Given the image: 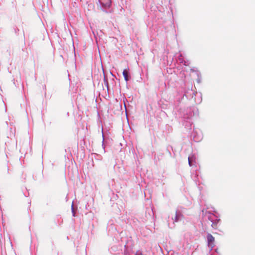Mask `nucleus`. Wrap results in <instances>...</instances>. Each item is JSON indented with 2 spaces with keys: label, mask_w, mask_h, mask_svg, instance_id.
Masks as SVG:
<instances>
[{
  "label": "nucleus",
  "mask_w": 255,
  "mask_h": 255,
  "mask_svg": "<svg viewBox=\"0 0 255 255\" xmlns=\"http://www.w3.org/2000/svg\"><path fill=\"white\" fill-rule=\"evenodd\" d=\"M178 220V215H177V213H176L175 215V221L177 222Z\"/></svg>",
  "instance_id": "obj_4"
},
{
  "label": "nucleus",
  "mask_w": 255,
  "mask_h": 255,
  "mask_svg": "<svg viewBox=\"0 0 255 255\" xmlns=\"http://www.w3.org/2000/svg\"><path fill=\"white\" fill-rule=\"evenodd\" d=\"M128 74H129V68L128 67L127 68H126L125 70H124V71L123 72V76L124 77L125 80L126 81H128V80L129 79V77L128 76Z\"/></svg>",
  "instance_id": "obj_2"
},
{
  "label": "nucleus",
  "mask_w": 255,
  "mask_h": 255,
  "mask_svg": "<svg viewBox=\"0 0 255 255\" xmlns=\"http://www.w3.org/2000/svg\"><path fill=\"white\" fill-rule=\"evenodd\" d=\"M207 240L209 247L212 250L215 247V238L210 234L207 236Z\"/></svg>",
  "instance_id": "obj_1"
},
{
  "label": "nucleus",
  "mask_w": 255,
  "mask_h": 255,
  "mask_svg": "<svg viewBox=\"0 0 255 255\" xmlns=\"http://www.w3.org/2000/svg\"><path fill=\"white\" fill-rule=\"evenodd\" d=\"M220 219H217L215 222H213L211 225V226L214 229H217L218 228V223L220 222Z\"/></svg>",
  "instance_id": "obj_3"
},
{
  "label": "nucleus",
  "mask_w": 255,
  "mask_h": 255,
  "mask_svg": "<svg viewBox=\"0 0 255 255\" xmlns=\"http://www.w3.org/2000/svg\"><path fill=\"white\" fill-rule=\"evenodd\" d=\"M188 163L190 166H191V161L190 157H188Z\"/></svg>",
  "instance_id": "obj_5"
}]
</instances>
